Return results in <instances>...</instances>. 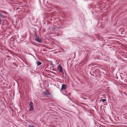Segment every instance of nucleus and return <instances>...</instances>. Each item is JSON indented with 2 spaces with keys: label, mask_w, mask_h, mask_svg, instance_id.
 Returning a JSON list of instances; mask_svg holds the SVG:
<instances>
[{
  "label": "nucleus",
  "mask_w": 127,
  "mask_h": 127,
  "mask_svg": "<svg viewBox=\"0 0 127 127\" xmlns=\"http://www.w3.org/2000/svg\"><path fill=\"white\" fill-rule=\"evenodd\" d=\"M6 57H8V58H10V57L9 56H8V55H7V56Z\"/></svg>",
  "instance_id": "nucleus-13"
},
{
  "label": "nucleus",
  "mask_w": 127,
  "mask_h": 127,
  "mask_svg": "<svg viewBox=\"0 0 127 127\" xmlns=\"http://www.w3.org/2000/svg\"><path fill=\"white\" fill-rule=\"evenodd\" d=\"M3 15H1V13H0V17L3 18Z\"/></svg>",
  "instance_id": "nucleus-9"
},
{
  "label": "nucleus",
  "mask_w": 127,
  "mask_h": 127,
  "mask_svg": "<svg viewBox=\"0 0 127 127\" xmlns=\"http://www.w3.org/2000/svg\"><path fill=\"white\" fill-rule=\"evenodd\" d=\"M13 64H15V66H17L16 65V64H15V63H13Z\"/></svg>",
  "instance_id": "nucleus-14"
},
{
  "label": "nucleus",
  "mask_w": 127,
  "mask_h": 127,
  "mask_svg": "<svg viewBox=\"0 0 127 127\" xmlns=\"http://www.w3.org/2000/svg\"><path fill=\"white\" fill-rule=\"evenodd\" d=\"M36 63L38 66L41 65L42 64V63L39 61H37Z\"/></svg>",
  "instance_id": "nucleus-6"
},
{
  "label": "nucleus",
  "mask_w": 127,
  "mask_h": 127,
  "mask_svg": "<svg viewBox=\"0 0 127 127\" xmlns=\"http://www.w3.org/2000/svg\"><path fill=\"white\" fill-rule=\"evenodd\" d=\"M29 127H34V126H33L30 125L29 126Z\"/></svg>",
  "instance_id": "nucleus-11"
},
{
  "label": "nucleus",
  "mask_w": 127,
  "mask_h": 127,
  "mask_svg": "<svg viewBox=\"0 0 127 127\" xmlns=\"http://www.w3.org/2000/svg\"><path fill=\"white\" fill-rule=\"evenodd\" d=\"M4 14H7V12H6L5 11H4Z\"/></svg>",
  "instance_id": "nucleus-12"
},
{
  "label": "nucleus",
  "mask_w": 127,
  "mask_h": 127,
  "mask_svg": "<svg viewBox=\"0 0 127 127\" xmlns=\"http://www.w3.org/2000/svg\"><path fill=\"white\" fill-rule=\"evenodd\" d=\"M57 68L59 70V71L60 72L62 73H63V68L61 65H59L58 66Z\"/></svg>",
  "instance_id": "nucleus-5"
},
{
  "label": "nucleus",
  "mask_w": 127,
  "mask_h": 127,
  "mask_svg": "<svg viewBox=\"0 0 127 127\" xmlns=\"http://www.w3.org/2000/svg\"><path fill=\"white\" fill-rule=\"evenodd\" d=\"M2 21L1 20V18H0V25L1 23V22Z\"/></svg>",
  "instance_id": "nucleus-10"
},
{
  "label": "nucleus",
  "mask_w": 127,
  "mask_h": 127,
  "mask_svg": "<svg viewBox=\"0 0 127 127\" xmlns=\"http://www.w3.org/2000/svg\"><path fill=\"white\" fill-rule=\"evenodd\" d=\"M43 94L44 95L43 96H47L48 95H50V94L47 91H46L44 92Z\"/></svg>",
  "instance_id": "nucleus-3"
},
{
  "label": "nucleus",
  "mask_w": 127,
  "mask_h": 127,
  "mask_svg": "<svg viewBox=\"0 0 127 127\" xmlns=\"http://www.w3.org/2000/svg\"><path fill=\"white\" fill-rule=\"evenodd\" d=\"M100 101H102V102H104L106 101V99H101L100 100Z\"/></svg>",
  "instance_id": "nucleus-7"
},
{
  "label": "nucleus",
  "mask_w": 127,
  "mask_h": 127,
  "mask_svg": "<svg viewBox=\"0 0 127 127\" xmlns=\"http://www.w3.org/2000/svg\"><path fill=\"white\" fill-rule=\"evenodd\" d=\"M34 105V104L33 103L32 101L29 104V105L30 107L29 111H32L34 110L33 107Z\"/></svg>",
  "instance_id": "nucleus-1"
},
{
  "label": "nucleus",
  "mask_w": 127,
  "mask_h": 127,
  "mask_svg": "<svg viewBox=\"0 0 127 127\" xmlns=\"http://www.w3.org/2000/svg\"><path fill=\"white\" fill-rule=\"evenodd\" d=\"M34 36L35 37V39L36 41L39 43H41L42 42L41 39L39 38L38 36L37 35L36 33H35Z\"/></svg>",
  "instance_id": "nucleus-2"
},
{
  "label": "nucleus",
  "mask_w": 127,
  "mask_h": 127,
  "mask_svg": "<svg viewBox=\"0 0 127 127\" xmlns=\"http://www.w3.org/2000/svg\"><path fill=\"white\" fill-rule=\"evenodd\" d=\"M67 87L66 85L65 84H63L62 85L61 88V90H63L65 89Z\"/></svg>",
  "instance_id": "nucleus-4"
},
{
  "label": "nucleus",
  "mask_w": 127,
  "mask_h": 127,
  "mask_svg": "<svg viewBox=\"0 0 127 127\" xmlns=\"http://www.w3.org/2000/svg\"><path fill=\"white\" fill-rule=\"evenodd\" d=\"M0 13H1H1H4V11H2V10H0Z\"/></svg>",
  "instance_id": "nucleus-8"
}]
</instances>
